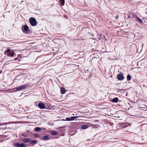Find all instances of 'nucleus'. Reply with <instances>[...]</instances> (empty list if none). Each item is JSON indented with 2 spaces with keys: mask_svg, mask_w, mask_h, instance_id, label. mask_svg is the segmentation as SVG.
<instances>
[{
  "mask_svg": "<svg viewBox=\"0 0 147 147\" xmlns=\"http://www.w3.org/2000/svg\"><path fill=\"white\" fill-rule=\"evenodd\" d=\"M29 22L31 25L32 26H34L36 24V21L35 19L32 17L30 18Z\"/></svg>",
  "mask_w": 147,
  "mask_h": 147,
  "instance_id": "nucleus-1",
  "label": "nucleus"
},
{
  "mask_svg": "<svg viewBox=\"0 0 147 147\" xmlns=\"http://www.w3.org/2000/svg\"><path fill=\"white\" fill-rule=\"evenodd\" d=\"M29 86V85L28 84H26V85H24L23 86H20L19 87H17L16 88V90H22L28 87Z\"/></svg>",
  "mask_w": 147,
  "mask_h": 147,
  "instance_id": "nucleus-2",
  "label": "nucleus"
},
{
  "mask_svg": "<svg viewBox=\"0 0 147 147\" xmlns=\"http://www.w3.org/2000/svg\"><path fill=\"white\" fill-rule=\"evenodd\" d=\"M28 146L26 144L24 143L20 144L19 142L16 143L15 145L14 146L17 147H26Z\"/></svg>",
  "mask_w": 147,
  "mask_h": 147,
  "instance_id": "nucleus-3",
  "label": "nucleus"
},
{
  "mask_svg": "<svg viewBox=\"0 0 147 147\" xmlns=\"http://www.w3.org/2000/svg\"><path fill=\"white\" fill-rule=\"evenodd\" d=\"M117 79L119 80H123L124 78V77L123 75V74L121 72H120L118 74L117 76Z\"/></svg>",
  "mask_w": 147,
  "mask_h": 147,
  "instance_id": "nucleus-4",
  "label": "nucleus"
},
{
  "mask_svg": "<svg viewBox=\"0 0 147 147\" xmlns=\"http://www.w3.org/2000/svg\"><path fill=\"white\" fill-rule=\"evenodd\" d=\"M29 27L26 25H24L22 28V30L23 32H27L28 31Z\"/></svg>",
  "mask_w": 147,
  "mask_h": 147,
  "instance_id": "nucleus-5",
  "label": "nucleus"
},
{
  "mask_svg": "<svg viewBox=\"0 0 147 147\" xmlns=\"http://www.w3.org/2000/svg\"><path fill=\"white\" fill-rule=\"evenodd\" d=\"M38 107L41 109H44L45 108V104L42 103H39L38 105Z\"/></svg>",
  "mask_w": 147,
  "mask_h": 147,
  "instance_id": "nucleus-6",
  "label": "nucleus"
},
{
  "mask_svg": "<svg viewBox=\"0 0 147 147\" xmlns=\"http://www.w3.org/2000/svg\"><path fill=\"white\" fill-rule=\"evenodd\" d=\"M30 139L29 138H25L22 139V142L24 143L29 142Z\"/></svg>",
  "mask_w": 147,
  "mask_h": 147,
  "instance_id": "nucleus-7",
  "label": "nucleus"
},
{
  "mask_svg": "<svg viewBox=\"0 0 147 147\" xmlns=\"http://www.w3.org/2000/svg\"><path fill=\"white\" fill-rule=\"evenodd\" d=\"M42 139L43 140H49L50 138L47 135L44 136L42 138Z\"/></svg>",
  "mask_w": 147,
  "mask_h": 147,
  "instance_id": "nucleus-8",
  "label": "nucleus"
},
{
  "mask_svg": "<svg viewBox=\"0 0 147 147\" xmlns=\"http://www.w3.org/2000/svg\"><path fill=\"white\" fill-rule=\"evenodd\" d=\"M37 140H31V139H30V144H36L37 142Z\"/></svg>",
  "mask_w": 147,
  "mask_h": 147,
  "instance_id": "nucleus-9",
  "label": "nucleus"
},
{
  "mask_svg": "<svg viewBox=\"0 0 147 147\" xmlns=\"http://www.w3.org/2000/svg\"><path fill=\"white\" fill-rule=\"evenodd\" d=\"M65 92V89L63 87H62L61 88V92L62 94H64Z\"/></svg>",
  "mask_w": 147,
  "mask_h": 147,
  "instance_id": "nucleus-10",
  "label": "nucleus"
},
{
  "mask_svg": "<svg viewBox=\"0 0 147 147\" xmlns=\"http://www.w3.org/2000/svg\"><path fill=\"white\" fill-rule=\"evenodd\" d=\"M118 98L117 97H115L113 99L112 101L113 102H117L118 101Z\"/></svg>",
  "mask_w": 147,
  "mask_h": 147,
  "instance_id": "nucleus-11",
  "label": "nucleus"
},
{
  "mask_svg": "<svg viewBox=\"0 0 147 147\" xmlns=\"http://www.w3.org/2000/svg\"><path fill=\"white\" fill-rule=\"evenodd\" d=\"M60 4L61 6H63L65 3V0H59Z\"/></svg>",
  "mask_w": 147,
  "mask_h": 147,
  "instance_id": "nucleus-12",
  "label": "nucleus"
},
{
  "mask_svg": "<svg viewBox=\"0 0 147 147\" xmlns=\"http://www.w3.org/2000/svg\"><path fill=\"white\" fill-rule=\"evenodd\" d=\"M88 127V126L87 125H84L82 126L81 128L82 129H85Z\"/></svg>",
  "mask_w": 147,
  "mask_h": 147,
  "instance_id": "nucleus-13",
  "label": "nucleus"
},
{
  "mask_svg": "<svg viewBox=\"0 0 147 147\" xmlns=\"http://www.w3.org/2000/svg\"><path fill=\"white\" fill-rule=\"evenodd\" d=\"M131 79V77L130 75H128L127 76V81H129Z\"/></svg>",
  "mask_w": 147,
  "mask_h": 147,
  "instance_id": "nucleus-14",
  "label": "nucleus"
},
{
  "mask_svg": "<svg viewBox=\"0 0 147 147\" xmlns=\"http://www.w3.org/2000/svg\"><path fill=\"white\" fill-rule=\"evenodd\" d=\"M51 134L53 135H57L58 133L57 132L52 131L51 133Z\"/></svg>",
  "mask_w": 147,
  "mask_h": 147,
  "instance_id": "nucleus-15",
  "label": "nucleus"
},
{
  "mask_svg": "<svg viewBox=\"0 0 147 147\" xmlns=\"http://www.w3.org/2000/svg\"><path fill=\"white\" fill-rule=\"evenodd\" d=\"M35 129L36 131H39L41 130V129L39 127H36L35 128Z\"/></svg>",
  "mask_w": 147,
  "mask_h": 147,
  "instance_id": "nucleus-16",
  "label": "nucleus"
},
{
  "mask_svg": "<svg viewBox=\"0 0 147 147\" xmlns=\"http://www.w3.org/2000/svg\"><path fill=\"white\" fill-rule=\"evenodd\" d=\"M71 119V117L70 118H69V117H67L66 118V119H65V120L63 119V121H72V119Z\"/></svg>",
  "mask_w": 147,
  "mask_h": 147,
  "instance_id": "nucleus-17",
  "label": "nucleus"
},
{
  "mask_svg": "<svg viewBox=\"0 0 147 147\" xmlns=\"http://www.w3.org/2000/svg\"><path fill=\"white\" fill-rule=\"evenodd\" d=\"M12 123V122H8V123H0V125H6V124H8L9 123Z\"/></svg>",
  "mask_w": 147,
  "mask_h": 147,
  "instance_id": "nucleus-18",
  "label": "nucleus"
},
{
  "mask_svg": "<svg viewBox=\"0 0 147 147\" xmlns=\"http://www.w3.org/2000/svg\"><path fill=\"white\" fill-rule=\"evenodd\" d=\"M131 125V123H125V127H127V126H130Z\"/></svg>",
  "mask_w": 147,
  "mask_h": 147,
  "instance_id": "nucleus-19",
  "label": "nucleus"
},
{
  "mask_svg": "<svg viewBox=\"0 0 147 147\" xmlns=\"http://www.w3.org/2000/svg\"><path fill=\"white\" fill-rule=\"evenodd\" d=\"M78 117V116L71 117V119H72V120H73L74 119Z\"/></svg>",
  "mask_w": 147,
  "mask_h": 147,
  "instance_id": "nucleus-20",
  "label": "nucleus"
},
{
  "mask_svg": "<svg viewBox=\"0 0 147 147\" xmlns=\"http://www.w3.org/2000/svg\"><path fill=\"white\" fill-rule=\"evenodd\" d=\"M136 19L139 22H140L141 21V19L138 17Z\"/></svg>",
  "mask_w": 147,
  "mask_h": 147,
  "instance_id": "nucleus-21",
  "label": "nucleus"
},
{
  "mask_svg": "<svg viewBox=\"0 0 147 147\" xmlns=\"http://www.w3.org/2000/svg\"><path fill=\"white\" fill-rule=\"evenodd\" d=\"M100 37L101 38H103V39H104L105 40H106V38L105 37V36L104 35L102 36V35H100Z\"/></svg>",
  "mask_w": 147,
  "mask_h": 147,
  "instance_id": "nucleus-22",
  "label": "nucleus"
},
{
  "mask_svg": "<svg viewBox=\"0 0 147 147\" xmlns=\"http://www.w3.org/2000/svg\"><path fill=\"white\" fill-rule=\"evenodd\" d=\"M14 55V53H11L9 54V55H10V56H11V57H13V56Z\"/></svg>",
  "mask_w": 147,
  "mask_h": 147,
  "instance_id": "nucleus-23",
  "label": "nucleus"
},
{
  "mask_svg": "<svg viewBox=\"0 0 147 147\" xmlns=\"http://www.w3.org/2000/svg\"><path fill=\"white\" fill-rule=\"evenodd\" d=\"M10 51V50L9 49H7L6 50V52L7 53H9Z\"/></svg>",
  "mask_w": 147,
  "mask_h": 147,
  "instance_id": "nucleus-24",
  "label": "nucleus"
},
{
  "mask_svg": "<svg viewBox=\"0 0 147 147\" xmlns=\"http://www.w3.org/2000/svg\"><path fill=\"white\" fill-rule=\"evenodd\" d=\"M34 136L36 138L38 136V134H35L34 135Z\"/></svg>",
  "mask_w": 147,
  "mask_h": 147,
  "instance_id": "nucleus-25",
  "label": "nucleus"
},
{
  "mask_svg": "<svg viewBox=\"0 0 147 147\" xmlns=\"http://www.w3.org/2000/svg\"><path fill=\"white\" fill-rule=\"evenodd\" d=\"M118 18V16H117L115 17V19L116 20H117Z\"/></svg>",
  "mask_w": 147,
  "mask_h": 147,
  "instance_id": "nucleus-26",
  "label": "nucleus"
},
{
  "mask_svg": "<svg viewBox=\"0 0 147 147\" xmlns=\"http://www.w3.org/2000/svg\"><path fill=\"white\" fill-rule=\"evenodd\" d=\"M17 59H18V58L16 57V58H15V59H14V60H17Z\"/></svg>",
  "mask_w": 147,
  "mask_h": 147,
  "instance_id": "nucleus-27",
  "label": "nucleus"
},
{
  "mask_svg": "<svg viewBox=\"0 0 147 147\" xmlns=\"http://www.w3.org/2000/svg\"><path fill=\"white\" fill-rule=\"evenodd\" d=\"M140 23H143V21H142V20H141V21H140Z\"/></svg>",
  "mask_w": 147,
  "mask_h": 147,
  "instance_id": "nucleus-28",
  "label": "nucleus"
},
{
  "mask_svg": "<svg viewBox=\"0 0 147 147\" xmlns=\"http://www.w3.org/2000/svg\"><path fill=\"white\" fill-rule=\"evenodd\" d=\"M101 38L100 37V38H98V39H99V40H100L101 39V38Z\"/></svg>",
  "mask_w": 147,
  "mask_h": 147,
  "instance_id": "nucleus-29",
  "label": "nucleus"
},
{
  "mask_svg": "<svg viewBox=\"0 0 147 147\" xmlns=\"http://www.w3.org/2000/svg\"><path fill=\"white\" fill-rule=\"evenodd\" d=\"M8 62V61H7V62H6L5 63H6V64H7V63Z\"/></svg>",
  "mask_w": 147,
  "mask_h": 147,
  "instance_id": "nucleus-30",
  "label": "nucleus"
}]
</instances>
